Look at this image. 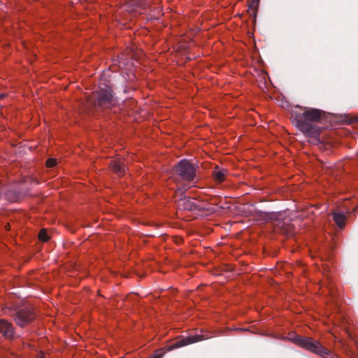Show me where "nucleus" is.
I'll use <instances>...</instances> for the list:
<instances>
[{
  "label": "nucleus",
  "instance_id": "13",
  "mask_svg": "<svg viewBox=\"0 0 358 358\" xmlns=\"http://www.w3.org/2000/svg\"><path fill=\"white\" fill-rule=\"evenodd\" d=\"M38 238L43 242L47 241L48 240V235L45 229H42L40 231L38 234Z\"/></svg>",
  "mask_w": 358,
  "mask_h": 358
},
{
  "label": "nucleus",
  "instance_id": "7",
  "mask_svg": "<svg viewBox=\"0 0 358 358\" xmlns=\"http://www.w3.org/2000/svg\"><path fill=\"white\" fill-rule=\"evenodd\" d=\"M178 206L180 208L188 210H192L196 207L194 201L191 199L189 197H185L178 200Z\"/></svg>",
  "mask_w": 358,
  "mask_h": 358
},
{
  "label": "nucleus",
  "instance_id": "17",
  "mask_svg": "<svg viewBox=\"0 0 358 358\" xmlns=\"http://www.w3.org/2000/svg\"><path fill=\"white\" fill-rule=\"evenodd\" d=\"M152 358H160V357H153Z\"/></svg>",
  "mask_w": 358,
  "mask_h": 358
},
{
  "label": "nucleus",
  "instance_id": "9",
  "mask_svg": "<svg viewBox=\"0 0 358 358\" xmlns=\"http://www.w3.org/2000/svg\"><path fill=\"white\" fill-rule=\"evenodd\" d=\"M143 6V2L140 0H129L125 4L126 9L129 12L138 11V8Z\"/></svg>",
  "mask_w": 358,
  "mask_h": 358
},
{
  "label": "nucleus",
  "instance_id": "12",
  "mask_svg": "<svg viewBox=\"0 0 358 358\" xmlns=\"http://www.w3.org/2000/svg\"><path fill=\"white\" fill-rule=\"evenodd\" d=\"M334 220L338 227H343L345 222V215L343 213H335L333 215Z\"/></svg>",
  "mask_w": 358,
  "mask_h": 358
},
{
  "label": "nucleus",
  "instance_id": "15",
  "mask_svg": "<svg viewBox=\"0 0 358 358\" xmlns=\"http://www.w3.org/2000/svg\"><path fill=\"white\" fill-rule=\"evenodd\" d=\"M6 229H10V225L9 224H7V226L6 227Z\"/></svg>",
  "mask_w": 358,
  "mask_h": 358
},
{
  "label": "nucleus",
  "instance_id": "1",
  "mask_svg": "<svg viewBox=\"0 0 358 358\" xmlns=\"http://www.w3.org/2000/svg\"><path fill=\"white\" fill-rule=\"evenodd\" d=\"M321 112L317 109H307L301 115H293V122L296 126L308 136H315L319 134V128L312 124L317 122L321 117Z\"/></svg>",
  "mask_w": 358,
  "mask_h": 358
},
{
  "label": "nucleus",
  "instance_id": "14",
  "mask_svg": "<svg viewBox=\"0 0 358 358\" xmlns=\"http://www.w3.org/2000/svg\"><path fill=\"white\" fill-rule=\"evenodd\" d=\"M56 159H53V158H51V159H48L46 162V165L48 167H53L56 165Z\"/></svg>",
  "mask_w": 358,
  "mask_h": 358
},
{
  "label": "nucleus",
  "instance_id": "2",
  "mask_svg": "<svg viewBox=\"0 0 358 358\" xmlns=\"http://www.w3.org/2000/svg\"><path fill=\"white\" fill-rule=\"evenodd\" d=\"M289 339L296 345L303 347L310 352L321 355L327 354V350L324 348L318 341H313L310 338H303L300 336H294L293 338L289 337Z\"/></svg>",
  "mask_w": 358,
  "mask_h": 358
},
{
  "label": "nucleus",
  "instance_id": "18",
  "mask_svg": "<svg viewBox=\"0 0 358 358\" xmlns=\"http://www.w3.org/2000/svg\"><path fill=\"white\" fill-rule=\"evenodd\" d=\"M257 3L259 1V0H256ZM255 3V1H254L253 3Z\"/></svg>",
  "mask_w": 358,
  "mask_h": 358
},
{
  "label": "nucleus",
  "instance_id": "5",
  "mask_svg": "<svg viewBox=\"0 0 358 358\" xmlns=\"http://www.w3.org/2000/svg\"><path fill=\"white\" fill-rule=\"evenodd\" d=\"M34 317L35 315L33 311L29 308H25L17 313L15 321L20 327H24L31 322Z\"/></svg>",
  "mask_w": 358,
  "mask_h": 358
},
{
  "label": "nucleus",
  "instance_id": "4",
  "mask_svg": "<svg viewBox=\"0 0 358 358\" xmlns=\"http://www.w3.org/2000/svg\"><path fill=\"white\" fill-rule=\"evenodd\" d=\"M96 101L98 105L106 108H109L114 105L115 101L110 86L106 85L105 88L100 89L96 94Z\"/></svg>",
  "mask_w": 358,
  "mask_h": 358
},
{
  "label": "nucleus",
  "instance_id": "10",
  "mask_svg": "<svg viewBox=\"0 0 358 358\" xmlns=\"http://www.w3.org/2000/svg\"><path fill=\"white\" fill-rule=\"evenodd\" d=\"M227 173V170L219 167H216L213 171V176L215 180L221 182L224 180Z\"/></svg>",
  "mask_w": 358,
  "mask_h": 358
},
{
  "label": "nucleus",
  "instance_id": "19",
  "mask_svg": "<svg viewBox=\"0 0 358 358\" xmlns=\"http://www.w3.org/2000/svg\"><path fill=\"white\" fill-rule=\"evenodd\" d=\"M39 358H44V357L41 356V357H40Z\"/></svg>",
  "mask_w": 358,
  "mask_h": 358
},
{
  "label": "nucleus",
  "instance_id": "16",
  "mask_svg": "<svg viewBox=\"0 0 358 358\" xmlns=\"http://www.w3.org/2000/svg\"><path fill=\"white\" fill-rule=\"evenodd\" d=\"M3 94H0V99L3 98Z\"/></svg>",
  "mask_w": 358,
  "mask_h": 358
},
{
  "label": "nucleus",
  "instance_id": "11",
  "mask_svg": "<svg viewBox=\"0 0 358 358\" xmlns=\"http://www.w3.org/2000/svg\"><path fill=\"white\" fill-rule=\"evenodd\" d=\"M112 169L115 173L119 175L125 172L124 165L120 160L113 162L112 164Z\"/></svg>",
  "mask_w": 358,
  "mask_h": 358
},
{
  "label": "nucleus",
  "instance_id": "3",
  "mask_svg": "<svg viewBox=\"0 0 358 358\" xmlns=\"http://www.w3.org/2000/svg\"><path fill=\"white\" fill-rule=\"evenodd\" d=\"M195 167L187 160L181 161L176 167V171L186 181H193L195 178Z\"/></svg>",
  "mask_w": 358,
  "mask_h": 358
},
{
  "label": "nucleus",
  "instance_id": "6",
  "mask_svg": "<svg viewBox=\"0 0 358 358\" xmlns=\"http://www.w3.org/2000/svg\"><path fill=\"white\" fill-rule=\"evenodd\" d=\"M209 337L205 335L196 334L193 336H187L175 342L173 345L169 347L170 350L181 348L189 344H192L203 340L208 339Z\"/></svg>",
  "mask_w": 358,
  "mask_h": 358
},
{
  "label": "nucleus",
  "instance_id": "8",
  "mask_svg": "<svg viewBox=\"0 0 358 358\" xmlns=\"http://www.w3.org/2000/svg\"><path fill=\"white\" fill-rule=\"evenodd\" d=\"M0 333L7 337L12 336L13 330L11 324L6 320H0Z\"/></svg>",
  "mask_w": 358,
  "mask_h": 358
}]
</instances>
